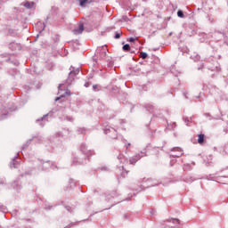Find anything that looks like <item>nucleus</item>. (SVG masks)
Segmentation results:
<instances>
[{"instance_id":"1","label":"nucleus","mask_w":228,"mask_h":228,"mask_svg":"<svg viewBox=\"0 0 228 228\" xmlns=\"http://www.w3.org/2000/svg\"><path fill=\"white\" fill-rule=\"evenodd\" d=\"M103 131L104 134H108L110 138H112V140H115L117 138V130H115V128L108 126Z\"/></svg>"},{"instance_id":"2","label":"nucleus","mask_w":228,"mask_h":228,"mask_svg":"<svg viewBox=\"0 0 228 228\" xmlns=\"http://www.w3.org/2000/svg\"><path fill=\"white\" fill-rule=\"evenodd\" d=\"M79 74V69H77L75 70H71L69 74V77L66 80L67 85H72V81H74V77Z\"/></svg>"},{"instance_id":"3","label":"nucleus","mask_w":228,"mask_h":228,"mask_svg":"<svg viewBox=\"0 0 228 228\" xmlns=\"http://www.w3.org/2000/svg\"><path fill=\"white\" fill-rule=\"evenodd\" d=\"M96 56L100 60H104V58H106V48H102V47L98 48L96 51Z\"/></svg>"},{"instance_id":"4","label":"nucleus","mask_w":228,"mask_h":228,"mask_svg":"<svg viewBox=\"0 0 228 228\" xmlns=\"http://www.w3.org/2000/svg\"><path fill=\"white\" fill-rule=\"evenodd\" d=\"M172 152H176V153H171V156L173 158H181V156H183V150L179 147L173 148Z\"/></svg>"},{"instance_id":"5","label":"nucleus","mask_w":228,"mask_h":228,"mask_svg":"<svg viewBox=\"0 0 228 228\" xmlns=\"http://www.w3.org/2000/svg\"><path fill=\"white\" fill-rule=\"evenodd\" d=\"M83 31H85V26L83 25V23H80L78 25L77 28H75L73 30L74 35H81V33H83Z\"/></svg>"},{"instance_id":"6","label":"nucleus","mask_w":228,"mask_h":228,"mask_svg":"<svg viewBox=\"0 0 228 228\" xmlns=\"http://www.w3.org/2000/svg\"><path fill=\"white\" fill-rule=\"evenodd\" d=\"M36 122L39 123V126H41V127H44V126H45V123L47 122V114L43 116L41 119H37Z\"/></svg>"},{"instance_id":"7","label":"nucleus","mask_w":228,"mask_h":228,"mask_svg":"<svg viewBox=\"0 0 228 228\" xmlns=\"http://www.w3.org/2000/svg\"><path fill=\"white\" fill-rule=\"evenodd\" d=\"M139 159H142V156L140 154H136L130 159V164L134 165V163H136V161Z\"/></svg>"},{"instance_id":"8","label":"nucleus","mask_w":228,"mask_h":228,"mask_svg":"<svg viewBox=\"0 0 228 228\" xmlns=\"http://www.w3.org/2000/svg\"><path fill=\"white\" fill-rule=\"evenodd\" d=\"M23 6L25 8H28V10H31V8H33V6H35V3L34 2H29V1H25L23 3Z\"/></svg>"},{"instance_id":"9","label":"nucleus","mask_w":228,"mask_h":228,"mask_svg":"<svg viewBox=\"0 0 228 228\" xmlns=\"http://www.w3.org/2000/svg\"><path fill=\"white\" fill-rule=\"evenodd\" d=\"M94 0H80V6H88Z\"/></svg>"},{"instance_id":"10","label":"nucleus","mask_w":228,"mask_h":228,"mask_svg":"<svg viewBox=\"0 0 228 228\" xmlns=\"http://www.w3.org/2000/svg\"><path fill=\"white\" fill-rule=\"evenodd\" d=\"M81 151L83 153H85L86 156H88V154H90V151L89 150L86 149V144H82L81 147H80Z\"/></svg>"},{"instance_id":"11","label":"nucleus","mask_w":228,"mask_h":228,"mask_svg":"<svg viewBox=\"0 0 228 228\" xmlns=\"http://www.w3.org/2000/svg\"><path fill=\"white\" fill-rule=\"evenodd\" d=\"M198 143H200V145H202V143H204V134H200L198 135Z\"/></svg>"},{"instance_id":"12","label":"nucleus","mask_w":228,"mask_h":228,"mask_svg":"<svg viewBox=\"0 0 228 228\" xmlns=\"http://www.w3.org/2000/svg\"><path fill=\"white\" fill-rule=\"evenodd\" d=\"M49 167H51V162L46 161V162L43 163V168H45V170H47V168H49Z\"/></svg>"},{"instance_id":"13","label":"nucleus","mask_w":228,"mask_h":228,"mask_svg":"<svg viewBox=\"0 0 228 228\" xmlns=\"http://www.w3.org/2000/svg\"><path fill=\"white\" fill-rule=\"evenodd\" d=\"M172 224H175V227H177L180 224L179 219H172Z\"/></svg>"},{"instance_id":"14","label":"nucleus","mask_w":228,"mask_h":228,"mask_svg":"<svg viewBox=\"0 0 228 228\" xmlns=\"http://www.w3.org/2000/svg\"><path fill=\"white\" fill-rule=\"evenodd\" d=\"M131 49V46L129 44H126L123 45V51H129Z\"/></svg>"},{"instance_id":"15","label":"nucleus","mask_w":228,"mask_h":228,"mask_svg":"<svg viewBox=\"0 0 228 228\" xmlns=\"http://www.w3.org/2000/svg\"><path fill=\"white\" fill-rule=\"evenodd\" d=\"M140 56H141V58H142V60H145L148 55H147V53L142 52V53H140Z\"/></svg>"},{"instance_id":"16","label":"nucleus","mask_w":228,"mask_h":228,"mask_svg":"<svg viewBox=\"0 0 228 228\" xmlns=\"http://www.w3.org/2000/svg\"><path fill=\"white\" fill-rule=\"evenodd\" d=\"M177 15H178V17H180L181 19H183V18L184 17V13H183V11H181V10H179V11L177 12Z\"/></svg>"},{"instance_id":"17","label":"nucleus","mask_w":228,"mask_h":228,"mask_svg":"<svg viewBox=\"0 0 228 228\" xmlns=\"http://www.w3.org/2000/svg\"><path fill=\"white\" fill-rule=\"evenodd\" d=\"M11 168H17V166H15V160L14 159L11 163Z\"/></svg>"},{"instance_id":"18","label":"nucleus","mask_w":228,"mask_h":228,"mask_svg":"<svg viewBox=\"0 0 228 228\" xmlns=\"http://www.w3.org/2000/svg\"><path fill=\"white\" fill-rule=\"evenodd\" d=\"M62 97H65V94H62V95L55 98V102H57V101H60V99H62Z\"/></svg>"},{"instance_id":"19","label":"nucleus","mask_w":228,"mask_h":228,"mask_svg":"<svg viewBox=\"0 0 228 228\" xmlns=\"http://www.w3.org/2000/svg\"><path fill=\"white\" fill-rule=\"evenodd\" d=\"M114 38H116V39L120 38V33H117V34L114 36Z\"/></svg>"},{"instance_id":"20","label":"nucleus","mask_w":228,"mask_h":228,"mask_svg":"<svg viewBox=\"0 0 228 228\" xmlns=\"http://www.w3.org/2000/svg\"><path fill=\"white\" fill-rule=\"evenodd\" d=\"M134 40H136V38H134V37H130V38H128V42H134Z\"/></svg>"},{"instance_id":"21","label":"nucleus","mask_w":228,"mask_h":228,"mask_svg":"<svg viewBox=\"0 0 228 228\" xmlns=\"http://www.w3.org/2000/svg\"><path fill=\"white\" fill-rule=\"evenodd\" d=\"M67 211H70L72 208L70 207H66Z\"/></svg>"},{"instance_id":"22","label":"nucleus","mask_w":228,"mask_h":228,"mask_svg":"<svg viewBox=\"0 0 228 228\" xmlns=\"http://www.w3.org/2000/svg\"><path fill=\"white\" fill-rule=\"evenodd\" d=\"M97 85H95V86H93V88H94V90H97Z\"/></svg>"},{"instance_id":"23","label":"nucleus","mask_w":228,"mask_h":228,"mask_svg":"<svg viewBox=\"0 0 228 228\" xmlns=\"http://www.w3.org/2000/svg\"><path fill=\"white\" fill-rule=\"evenodd\" d=\"M61 86H63V84H61V85L59 86V90H61Z\"/></svg>"},{"instance_id":"24","label":"nucleus","mask_w":228,"mask_h":228,"mask_svg":"<svg viewBox=\"0 0 228 228\" xmlns=\"http://www.w3.org/2000/svg\"><path fill=\"white\" fill-rule=\"evenodd\" d=\"M152 109H153V107L151 106L148 110H149L150 112H152Z\"/></svg>"},{"instance_id":"25","label":"nucleus","mask_w":228,"mask_h":228,"mask_svg":"<svg viewBox=\"0 0 228 228\" xmlns=\"http://www.w3.org/2000/svg\"><path fill=\"white\" fill-rule=\"evenodd\" d=\"M66 95H70V92L67 91L66 93Z\"/></svg>"},{"instance_id":"26","label":"nucleus","mask_w":228,"mask_h":228,"mask_svg":"<svg viewBox=\"0 0 228 228\" xmlns=\"http://www.w3.org/2000/svg\"><path fill=\"white\" fill-rule=\"evenodd\" d=\"M130 146H131V143H128V144L126 145V149H129Z\"/></svg>"},{"instance_id":"27","label":"nucleus","mask_w":228,"mask_h":228,"mask_svg":"<svg viewBox=\"0 0 228 228\" xmlns=\"http://www.w3.org/2000/svg\"><path fill=\"white\" fill-rule=\"evenodd\" d=\"M94 61H95V63H97V59L94 58Z\"/></svg>"},{"instance_id":"28","label":"nucleus","mask_w":228,"mask_h":228,"mask_svg":"<svg viewBox=\"0 0 228 228\" xmlns=\"http://www.w3.org/2000/svg\"><path fill=\"white\" fill-rule=\"evenodd\" d=\"M81 163H83V162L79 161V164H81Z\"/></svg>"}]
</instances>
